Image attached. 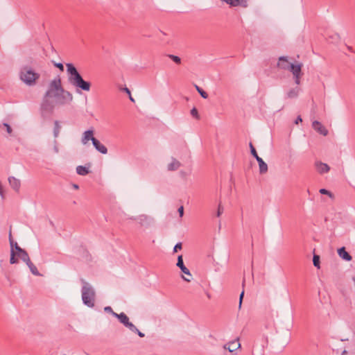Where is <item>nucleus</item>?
Wrapping results in <instances>:
<instances>
[{
    "label": "nucleus",
    "instance_id": "f257e3e1",
    "mask_svg": "<svg viewBox=\"0 0 355 355\" xmlns=\"http://www.w3.org/2000/svg\"><path fill=\"white\" fill-rule=\"evenodd\" d=\"M49 98H54L55 104L59 105L69 104L73 99V94L62 87L61 79L58 76L49 83L41 105L42 110L51 112L54 105L49 102Z\"/></svg>",
    "mask_w": 355,
    "mask_h": 355
},
{
    "label": "nucleus",
    "instance_id": "f03ea898",
    "mask_svg": "<svg viewBox=\"0 0 355 355\" xmlns=\"http://www.w3.org/2000/svg\"><path fill=\"white\" fill-rule=\"evenodd\" d=\"M66 67L69 83L76 88L77 91L81 89L85 92H89L91 87V83L83 78L74 65L71 63H67Z\"/></svg>",
    "mask_w": 355,
    "mask_h": 355
},
{
    "label": "nucleus",
    "instance_id": "7ed1b4c3",
    "mask_svg": "<svg viewBox=\"0 0 355 355\" xmlns=\"http://www.w3.org/2000/svg\"><path fill=\"white\" fill-rule=\"evenodd\" d=\"M83 286L81 288L82 300L85 305L93 308L95 304L96 292L93 286L84 279H81Z\"/></svg>",
    "mask_w": 355,
    "mask_h": 355
},
{
    "label": "nucleus",
    "instance_id": "20e7f679",
    "mask_svg": "<svg viewBox=\"0 0 355 355\" xmlns=\"http://www.w3.org/2000/svg\"><path fill=\"white\" fill-rule=\"evenodd\" d=\"M40 76L38 73L35 72L31 67L27 66L23 67L19 72L20 80L28 86L35 85Z\"/></svg>",
    "mask_w": 355,
    "mask_h": 355
},
{
    "label": "nucleus",
    "instance_id": "39448f33",
    "mask_svg": "<svg viewBox=\"0 0 355 355\" xmlns=\"http://www.w3.org/2000/svg\"><path fill=\"white\" fill-rule=\"evenodd\" d=\"M176 265L182 270V272L187 276H182L183 279L188 282H191L192 275L190 273L189 270L184 264L182 255L178 256V262Z\"/></svg>",
    "mask_w": 355,
    "mask_h": 355
},
{
    "label": "nucleus",
    "instance_id": "423d86ee",
    "mask_svg": "<svg viewBox=\"0 0 355 355\" xmlns=\"http://www.w3.org/2000/svg\"><path fill=\"white\" fill-rule=\"evenodd\" d=\"M312 127L315 131H317L323 136H327L328 135V130H327V128L320 122L318 121H314L312 123Z\"/></svg>",
    "mask_w": 355,
    "mask_h": 355
},
{
    "label": "nucleus",
    "instance_id": "0eeeda50",
    "mask_svg": "<svg viewBox=\"0 0 355 355\" xmlns=\"http://www.w3.org/2000/svg\"><path fill=\"white\" fill-rule=\"evenodd\" d=\"M135 220H137L142 226H149L153 221V218L146 214L140 215L135 218Z\"/></svg>",
    "mask_w": 355,
    "mask_h": 355
},
{
    "label": "nucleus",
    "instance_id": "6e6552de",
    "mask_svg": "<svg viewBox=\"0 0 355 355\" xmlns=\"http://www.w3.org/2000/svg\"><path fill=\"white\" fill-rule=\"evenodd\" d=\"M315 166L318 172L320 174L327 173L330 171V167L327 164L320 161L315 162Z\"/></svg>",
    "mask_w": 355,
    "mask_h": 355
},
{
    "label": "nucleus",
    "instance_id": "1a4fd4ad",
    "mask_svg": "<svg viewBox=\"0 0 355 355\" xmlns=\"http://www.w3.org/2000/svg\"><path fill=\"white\" fill-rule=\"evenodd\" d=\"M96 139L95 137H94V130L89 129L83 132L81 139V142L83 144L85 145L88 143L89 140L92 141V139Z\"/></svg>",
    "mask_w": 355,
    "mask_h": 355
},
{
    "label": "nucleus",
    "instance_id": "9d476101",
    "mask_svg": "<svg viewBox=\"0 0 355 355\" xmlns=\"http://www.w3.org/2000/svg\"><path fill=\"white\" fill-rule=\"evenodd\" d=\"M8 182L12 189L17 192H19L21 187V182L19 179L13 176H10L8 178Z\"/></svg>",
    "mask_w": 355,
    "mask_h": 355
},
{
    "label": "nucleus",
    "instance_id": "9b49d317",
    "mask_svg": "<svg viewBox=\"0 0 355 355\" xmlns=\"http://www.w3.org/2000/svg\"><path fill=\"white\" fill-rule=\"evenodd\" d=\"M302 64H300V63H297V64H293L292 63L291 65H290V68L288 69V71H290L292 74L293 75V76H302Z\"/></svg>",
    "mask_w": 355,
    "mask_h": 355
},
{
    "label": "nucleus",
    "instance_id": "f8f14e48",
    "mask_svg": "<svg viewBox=\"0 0 355 355\" xmlns=\"http://www.w3.org/2000/svg\"><path fill=\"white\" fill-rule=\"evenodd\" d=\"M292 63L288 62L287 57L282 56L279 58V62L277 63V66L279 68L288 70L290 68V65Z\"/></svg>",
    "mask_w": 355,
    "mask_h": 355
},
{
    "label": "nucleus",
    "instance_id": "ddd939ff",
    "mask_svg": "<svg viewBox=\"0 0 355 355\" xmlns=\"http://www.w3.org/2000/svg\"><path fill=\"white\" fill-rule=\"evenodd\" d=\"M92 144L96 148V150L100 152L101 153L106 154L107 153V148L103 144H102L98 139H92Z\"/></svg>",
    "mask_w": 355,
    "mask_h": 355
},
{
    "label": "nucleus",
    "instance_id": "4468645a",
    "mask_svg": "<svg viewBox=\"0 0 355 355\" xmlns=\"http://www.w3.org/2000/svg\"><path fill=\"white\" fill-rule=\"evenodd\" d=\"M241 345L238 340L230 342L224 346L225 349H228L229 352H233L240 347Z\"/></svg>",
    "mask_w": 355,
    "mask_h": 355
},
{
    "label": "nucleus",
    "instance_id": "2eb2a0df",
    "mask_svg": "<svg viewBox=\"0 0 355 355\" xmlns=\"http://www.w3.org/2000/svg\"><path fill=\"white\" fill-rule=\"evenodd\" d=\"M338 255L345 261H351L352 256L345 250L344 247H342L338 250Z\"/></svg>",
    "mask_w": 355,
    "mask_h": 355
},
{
    "label": "nucleus",
    "instance_id": "dca6fc26",
    "mask_svg": "<svg viewBox=\"0 0 355 355\" xmlns=\"http://www.w3.org/2000/svg\"><path fill=\"white\" fill-rule=\"evenodd\" d=\"M256 159L259 164L260 173L261 174L266 173L268 171V165L264 162L263 159L261 158L260 157H257V159Z\"/></svg>",
    "mask_w": 355,
    "mask_h": 355
},
{
    "label": "nucleus",
    "instance_id": "f3484780",
    "mask_svg": "<svg viewBox=\"0 0 355 355\" xmlns=\"http://www.w3.org/2000/svg\"><path fill=\"white\" fill-rule=\"evenodd\" d=\"M10 246H11L10 263L11 264H14L17 262V259L15 258L17 253L15 252V250L13 249V241L11 239L10 234Z\"/></svg>",
    "mask_w": 355,
    "mask_h": 355
},
{
    "label": "nucleus",
    "instance_id": "a211bd4d",
    "mask_svg": "<svg viewBox=\"0 0 355 355\" xmlns=\"http://www.w3.org/2000/svg\"><path fill=\"white\" fill-rule=\"evenodd\" d=\"M180 162L177 159L173 158L170 164H168L167 168L168 171H175L180 166Z\"/></svg>",
    "mask_w": 355,
    "mask_h": 355
},
{
    "label": "nucleus",
    "instance_id": "6ab92c4d",
    "mask_svg": "<svg viewBox=\"0 0 355 355\" xmlns=\"http://www.w3.org/2000/svg\"><path fill=\"white\" fill-rule=\"evenodd\" d=\"M114 316L119 319L121 323H122L124 326L126 324V322L129 321L128 317L124 313H114Z\"/></svg>",
    "mask_w": 355,
    "mask_h": 355
},
{
    "label": "nucleus",
    "instance_id": "aec40b11",
    "mask_svg": "<svg viewBox=\"0 0 355 355\" xmlns=\"http://www.w3.org/2000/svg\"><path fill=\"white\" fill-rule=\"evenodd\" d=\"M17 255L26 263L31 261L28 253L24 249L20 252L17 253Z\"/></svg>",
    "mask_w": 355,
    "mask_h": 355
},
{
    "label": "nucleus",
    "instance_id": "412c9836",
    "mask_svg": "<svg viewBox=\"0 0 355 355\" xmlns=\"http://www.w3.org/2000/svg\"><path fill=\"white\" fill-rule=\"evenodd\" d=\"M76 173L80 175H86L89 173V169L83 166H78L76 167Z\"/></svg>",
    "mask_w": 355,
    "mask_h": 355
},
{
    "label": "nucleus",
    "instance_id": "4be33fe9",
    "mask_svg": "<svg viewBox=\"0 0 355 355\" xmlns=\"http://www.w3.org/2000/svg\"><path fill=\"white\" fill-rule=\"evenodd\" d=\"M26 265L28 266V267L29 268L31 272L34 275H36V276H40V273L39 272L37 268H36V266L31 262V261H29Z\"/></svg>",
    "mask_w": 355,
    "mask_h": 355
},
{
    "label": "nucleus",
    "instance_id": "5701e85b",
    "mask_svg": "<svg viewBox=\"0 0 355 355\" xmlns=\"http://www.w3.org/2000/svg\"><path fill=\"white\" fill-rule=\"evenodd\" d=\"M299 92H300V89L298 87L291 89L287 93V97L289 98H296L298 96Z\"/></svg>",
    "mask_w": 355,
    "mask_h": 355
},
{
    "label": "nucleus",
    "instance_id": "b1692460",
    "mask_svg": "<svg viewBox=\"0 0 355 355\" xmlns=\"http://www.w3.org/2000/svg\"><path fill=\"white\" fill-rule=\"evenodd\" d=\"M61 129V126L60 125L59 121H55L54 122V128H53V136L55 138H57L60 134V131Z\"/></svg>",
    "mask_w": 355,
    "mask_h": 355
},
{
    "label": "nucleus",
    "instance_id": "393cba45",
    "mask_svg": "<svg viewBox=\"0 0 355 355\" xmlns=\"http://www.w3.org/2000/svg\"><path fill=\"white\" fill-rule=\"evenodd\" d=\"M195 87L196 89V90L198 91V92L200 94V95L203 98H208V94L206 92H205L202 88H200L199 86H198L197 85H195Z\"/></svg>",
    "mask_w": 355,
    "mask_h": 355
},
{
    "label": "nucleus",
    "instance_id": "a878e982",
    "mask_svg": "<svg viewBox=\"0 0 355 355\" xmlns=\"http://www.w3.org/2000/svg\"><path fill=\"white\" fill-rule=\"evenodd\" d=\"M313 263L315 267L317 268H320V257L318 255L314 254L313 257Z\"/></svg>",
    "mask_w": 355,
    "mask_h": 355
},
{
    "label": "nucleus",
    "instance_id": "bb28decb",
    "mask_svg": "<svg viewBox=\"0 0 355 355\" xmlns=\"http://www.w3.org/2000/svg\"><path fill=\"white\" fill-rule=\"evenodd\" d=\"M125 327L128 328L132 332H136V331H137V328L130 321L126 322Z\"/></svg>",
    "mask_w": 355,
    "mask_h": 355
},
{
    "label": "nucleus",
    "instance_id": "cd10ccee",
    "mask_svg": "<svg viewBox=\"0 0 355 355\" xmlns=\"http://www.w3.org/2000/svg\"><path fill=\"white\" fill-rule=\"evenodd\" d=\"M169 58H171L174 62H175L176 64H180L181 62V59L180 57L177 56V55H168Z\"/></svg>",
    "mask_w": 355,
    "mask_h": 355
},
{
    "label": "nucleus",
    "instance_id": "c85d7f7f",
    "mask_svg": "<svg viewBox=\"0 0 355 355\" xmlns=\"http://www.w3.org/2000/svg\"><path fill=\"white\" fill-rule=\"evenodd\" d=\"M319 192L321 194L327 195L328 196H329L331 198H334L333 193H331L329 191L327 190L326 189H320Z\"/></svg>",
    "mask_w": 355,
    "mask_h": 355
},
{
    "label": "nucleus",
    "instance_id": "c756f323",
    "mask_svg": "<svg viewBox=\"0 0 355 355\" xmlns=\"http://www.w3.org/2000/svg\"><path fill=\"white\" fill-rule=\"evenodd\" d=\"M250 151H251V154L252 155V156L255 158V159H257V157H259V156L258 155L254 147L253 146V145L252 144V143L250 144Z\"/></svg>",
    "mask_w": 355,
    "mask_h": 355
},
{
    "label": "nucleus",
    "instance_id": "7c9ffc66",
    "mask_svg": "<svg viewBox=\"0 0 355 355\" xmlns=\"http://www.w3.org/2000/svg\"><path fill=\"white\" fill-rule=\"evenodd\" d=\"M191 114L194 117L196 118V119H200V116L198 114V110L196 108V107H193L191 109Z\"/></svg>",
    "mask_w": 355,
    "mask_h": 355
},
{
    "label": "nucleus",
    "instance_id": "2f4dec72",
    "mask_svg": "<svg viewBox=\"0 0 355 355\" xmlns=\"http://www.w3.org/2000/svg\"><path fill=\"white\" fill-rule=\"evenodd\" d=\"M223 211H224L223 207L222 206L221 203L220 202L218 205L216 216L220 217L221 216V214L223 213Z\"/></svg>",
    "mask_w": 355,
    "mask_h": 355
},
{
    "label": "nucleus",
    "instance_id": "473e14b6",
    "mask_svg": "<svg viewBox=\"0 0 355 355\" xmlns=\"http://www.w3.org/2000/svg\"><path fill=\"white\" fill-rule=\"evenodd\" d=\"M2 125L6 128L7 132L9 135H11V133L12 132V130L10 125L8 123H3L2 124Z\"/></svg>",
    "mask_w": 355,
    "mask_h": 355
},
{
    "label": "nucleus",
    "instance_id": "72a5a7b5",
    "mask_svg": "<svg viewBox=\"0 0 355 355\" xmlns=\"http://www.w3.org/2000/svg\"><path fill=\"white\" fill-rule=\"evenodd\" d=\"M182 249V243H178L173 248V252H177L178 250Z\"/></svg>",
    "mask_w": 355,
    "mask_h": 355
},
{
    "label": "nucleus",
    "instance_id": "f704fd0d",
    "mask_svg": "<svg viewBox=\"0 0 355 355\" xmlns=\"http://www.w3.org/2000/svg\"><path fill=\"white\" fill-rule=\"evenodd\" d=\"M104 311L106 313H111L113 316H114V314L116 313L115 312L113 311V310H112L111 306H105L104 308Z\"/></svg>",
    "mask_w": 355,
    "mask_h": 355
},
{
    "label": "nucleus",
    "instance_id": "c9c22d12",
    "mask_svg": "<svg viewBox=\"0 0 355 355\" xmlns=\"http://www.w3.org/2000/svg\"><path fill=\"white\" fill-rule=\"evenodd\" d=\"M15 247V250L17 251L16 253H19L21 252V250H22L23 249L21 248L17 243H15V244L13 243V248Z\"/></svg>",
    "mask_w": 355,
    "mask_h": 355
},
{
    "label": "nucleus",
    "instance_id": "e433bc0d",
    "mask_svg": "<svg viewBox=\"0 0 355 355\" xmlns=\"http://www.w3.org/2000/svg\"><path fill=\"white\" fill-rule=\"evenodd\" d=\"M56 67H58L61 71H64V66L62 63H55L54 64Z\"/></svg>",
    "mask_w": 355,
    "mask_h": 355
},
{
    "label": "nucleus",
    "instance_id": "4c0bfd02",
    "mask_svg": "<svg viewBox=\"0 0 355 355\" xmlns=\"http://www.w3.org/2000/svg\"><path fill=\"white\" fill-rule=\"evenodd\" d=\"M243 296H244V291H243L239 296V308H241V306Z\"/></svg>",
    "mask_w": 355,
    "mask_h": 355
},
{
    "label": "nucleus",
    "instance_id": "58836bf2",
    "mask_svg": "<svg viewBox=\"0 0 355 355\" xmlns=\"http://www.w3.org/2000/svg\"><path fill=\"white\" fill-rule=\"evenodd\" d=\"M300 77H301V76H293V78L295 79V83L297 85H300Z\"/></svg>",
    "mask_w": 355,
    "mask_h": 355
},
{
    "label": "nucleus",
    "instance_id": "ea45409f",
    "mask_svg": "<svg viewBox=\"0 0 355 355\" xmlns=\"http://www.w3.org/2000/svg\"><path fill=\"white\" fill-rule=\"evenodd\" d=\"M178 212H179L180 216L182 217V216L184 214V207H183V206H180L178 208Z\"/></svg>",
    "mask_w": 355,
    "mask_h": 355
},
{
    "label": "nucleus",
    "instance_id": "a19ab883",
    "mask_svg": "<svg viewBox=\"0 0 355 355\" xmlns=\"http://www.w3.org/2000/svg\"><path fill=\"white\" fill-rule=\"evenodd\" d=\"M54 144H55L54 147H53L54 151H55V153H58L59 150H58V148L57 146V141L55 140L54 141Z\"/></svg>",
    "mask_w": 355,
    "mask_h": 355
},
{
    "label": "nucleus",
    "instance_id": "79ce46f5",
    "mask_svg": "<svg viewBox=\"0 0 355 355\" xmlns=\"http://www.w3.org/2000/svg\"><path fill=\"white\" fill-rule=\"evenodd\" d=\"M302 119L300 116H298L295 121V124H298L300 122H302Z\"/></svg>",
    "mask_w": 355,
    "mask_h": 355
},
{
    "label": "nucleus",
    "instance_id": "37998d69",
    "mask_svg": "<svg viewBox=\"0 0 355 355\" xmlns=\"http://www.w3.org/2000/svg\"><path fill=\"white\" fill-rule=\"evenodd\" d=\"M135 333H137V334H138V336H139V337H141V338L144 337V334H143L142 332H141L138 329H137V331H136V332H135Z\"/></svg>",
    "mask_w": 355,
    "mask_h": 355
},
{
    "label": "nucleus",
    "instance_id": "c03bdc74",
    "mask_svg": "<svg viewBox=\"0 0 355 355\" xmlns=\"http://www.w3.org/2000/svg\"><path fill=\"white\" fill-rule=\"evenodd\" d=\"M123 90H124V91H125V92H126L128 94L130 95V89H129L128 88L125 87V88L123 89Z\"/></svg>",
    "mask_w": 355,
    "mask_h": 355
},
{
    "label": "nucleus",
    "instance_id": "a18cd8bd",
    "mask_svg": "<svg viewBox=\"0 0 355 355\" xmlns=\"http://www.w3.org/2000/svg\"><path fill=\"white\" fill-rule=\"evenodd\" d=\"M0 195H1V196H3L2 185H1V183H0Z\"/></svg>",
    "mask_w": 355,
    "mask_h": 355
},
{
    "label": "nucleus",
    "instance_id": "49530a36",
    "mask_svg": "<svg viewBox=\"0 0 355 355\" xmlns=\"http://www.w3.org/2000/svg\"><path fill=\"white\" fill-rule=\"evenodd\" d=\"M347 49H348L349 51L353 52V49H352V48L351 46H347Z\"/></svg>",
    "mask_w": 355,
    "mask_h": 355
},
{
    "label": "nucleus",
    "instance_id": "de8ad7c7",
    "mask_svg": "<svg viewBox=\"0 0 355 355\" xmlns=\"http://www.w3.org/2000/svg\"><path fill=\"white\" fill-rule=\"evenodd\" d=\"M129 96H130V100L131 101H132V102H135V100H134V98L131 96V94H130V95H129Z\"/></svg>",
    "mask_w": 355,
    "mask_h": 355
},
{
    "label": "nucleus",
    "instance_id": "09e8293b",
    "mask_svg": "<svg viewBox=\"0 0 355 355\" xmlns=\"http://www.w3.org/2000/svg\"><path fill=\"white\" fill-rule=\"evenodd\" d=\"M73 188L74 189H78V186L77 184H73Z\"/></svg>",
    "mask_w": 355,
    "mask_h": 355
},
{
    "label": "nucleus",
    "instance_id": "8fccbe9b",
    "mask_svg": "<svg viewBox=\"0 0 355 355\" xmlns=\"http://www.w3.org/2000/svg\"><path fill=\"white\" fill-rule=\"evenodd\" d=\"M352 280H353V282H354V285H355V277H352Z\"/></svg>",
    "mask_w": 355,
    "mask_h": 355
},
{
    "label": "nucleus",
    "instance_id": "3c124183",
    "mask_svg": "<svg viewBox=\"0 0 355 355\" xmlns=\"http://www.w3.org/2000/svg\"><path fill=\"white\" fill-rule=\"evenodd\" d=\"M347 352L345 350L343 351V354H345Z\"/></svg>",
    "mask_w": 355,
    "mask_h": 355
}]
</instances>
